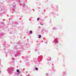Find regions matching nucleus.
Segmentation results:
<instances>
[{
  "label": "nucleus",
  "instance_id": "nucleus-2",
  "mask_svg": "<svg viewBox=\"0 0 76 76\" xmlns=\"http://www.w3.org/2000/svg\"><path fill=\"white\" fill-rule=\"evenodd\" d=\"M30 34H32V31H30Z\"/></svg>",
  "mask_w": 76,
  "mask_h": 76
},
{
  "label": "nucleus",
  "instance_id": "nucleus-4",
  "mask_svg": "<svg viewBox=\"0 0 76 76\" xmlns=\"http://www.w3.org/2000/svg\"><path fill=\"white\" fill-rule=\"evenodd\" d=\"M35 69H36V70H38V68H35Z\"/></svg>",
  "mask_w": 76,
  "mask_h": 76
},
{
  "label": "nucleus",
  "instance_id": "nucleus-6",
  "mask_svg": "<svg viewBox=\"0 0 76 76\" xmlns=\"http://www.w3.org/2000/svg\"><path fill=\"white\" fill-rule=\"evenodd\" d=\"M47 75H48V74H47Z\"/></svg>",
  "mask_w": 76,
  "mask_h": 76
},
{
  "label": "nucleus",
  "instance_id": "nucleus-1",
  "mask_svg": "<svg viewBox=\"0 0 76 76\" xmlns=\"http://www.w3.org/2000/svg\"><path fill=\"white\" fill-rule=\"evenodd\" d=\"M39 38H41V35H39L38 37Z\"/></svg>",
  "mask_w": 76,
  "mask_h": 76
},
{
  "label": "nucleus",
  "instance_id": "nucleus-5",
  "mask_svg": "<svg viewBox=\"0 0 76 76\" xmlns=\"http://www.w3.org/2000/svg\"><path fill=\"white\" fill-rule=\"evenodd\" d=\"M39 18H37V20L39 21Z\"/></svg>",
  "mask_w": 76,
  "mask_h": 76
},
{
  "label": "nucleus",
  "instance_id": "nucleus-3",
  "mask_svg": "<svg viewBox=\"0 0 76 76\" xmlns=\"http://www.w3.org/2000/svg\"><path fill=\"white\" fill-rule=\"evenodd\" d=\"M17 72H18V73H19V70L18 69V70H17Z\"/></svg>",
  "mask_w": 76,
  "mask_h": 76
}]
</instances>
